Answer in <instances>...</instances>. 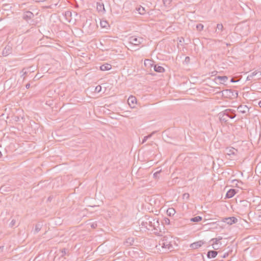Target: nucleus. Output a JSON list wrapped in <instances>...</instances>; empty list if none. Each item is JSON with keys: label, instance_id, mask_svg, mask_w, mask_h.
<instances>
[{"label": "nucleus", "instance_id": "obj_1", "mask_svg": "<svg viewBox=\"0 0 261 261\" xmlns=\"http://www.w3.org/2000/svg\"><path fill=\"white\" fill-rule=\"evenodd\" d=\"M172 238L170 236H164L159 241V244L156 245L158 250L165 253L173 249V246L171 244Z\"/></svg>", "mask_w": 261, "mask_h": 261}, {"label": "nucleus", "instance_id": "obj_2", "mask_svg": "<svg viewBox=\"0 0 261 261\" xmlns=\"http://www.w3.org/2000/svg\"><path fill=\"white\" fill-rule=\"evenodd\" d=\"M236 111L234 110L227 109L220 112L218 116L221 122L226 123L229 119H233L236 117Z\"/></svg>", "mask_w": 261, "mask_h": 261}, {"label": "nucleus", "instance_id": "obj_3", "mask_svg": "<svg viewBox=\"0 0 261 261\" xmlns=\"http://www.w3.org/2000/svg\"><path fill=\"white\" fill-rule=\"evenodd\" d=\"M153 217L145 216L144 217L140 219L139 221L140 230L141 231H146V230H151Z\"/></svg>", "mask_w": 261, "mask_h": 261}, {"label": "nucleus", "instance_id": "obj_4", "mask_svg": "<svg viewBox=\"0 0 261 261\" xmlns=\"http://www.w3.org/2000/svg\"><path fill=\"white\" fill-rule=\"evenodd\" d=\"M143 38L136 36H133L128 38V43L130 45L138 46L143 42Z\"/></svg>", "mask_w": 261, "mask_h": 261}, {"label": "nucleus", "instance_id": "obj_5", "mask_svg": "<svg viewBox=\"0 0 261 261\" xmlns=\"http://www.w3.org/2000/svg\"><path fill=\"white\" fill-rule=\"evenodd\" d=\"M225 151L226 154L233 159L237 156L238 153V150L233 147H227Z\"/></svg>", "mask_w": 261, "mask_h": 261}, {"label": "nucleus", "instance_id": "obj_6", "mask_svg": "<svg viewBox=\"0 0 261 261\" xmlns=\"http://www.w3.org/2000/svg\"><path fill=\"white\" fill-rule=\"evenodd\" d=\"M237 219L234 217L224 218L222 219V222L227 223L228 225H232L237 222Z\"/></svg>", "mask_w": 261, "mask_h": 261}, {"label": "nucleus", "instance_id": "obj_7", "mask_svg": "<svg viewBox=\"0 0 261 261\" xmlns=\"http://www.w3.org/2000/svg\"><path fill=\"white\" fill-rule=\"evenodd\" d=\"M160 227L161 228H164L163 224H160L158 219H154L153 218L151 229V230H154L156 228Z\"/></svg>", "mask_w": 261, "mask_h": 261}, {"label": "nucleus", "instance_id": "obj_8", "mask_svg": "<svg viewBox=\"0 0 261 261\" xmlns=\"http://www.w3.org/2000/svg\"><path fill=\"white\" fill-rule=\"evenodd\" d=\"M204 244V242L200 240L197 242H194L190 245V247L193 249H196L202 246Z\"/></svg>", "mask_w": 261, "mask_h": 261}, {"label": "nucleus", "instance_id": "obj_9", "mask_svg": "<svg viewBox=\"0 0 261 261\" xmlns=\"http://www.w3.org/2000/svg\"><path fill=\"white\" fill-rule=\"evenodd\" d=\"M238 110L239 112L242 114H246L247 113H249V109L246 105H241L238 107Z\"/></svg>", "mask_w": 261, "mask_h": 261}, {"label": "nucleus", "instance_id": "obj_10", "mask_svg": "<svg viewBox=\"0 0 261 261\" xmlns=\"http://www.w3.org/2000/svg\"><path fill=\"white\" fill-rule=\"evenodd\" d=\"M136 102L137 99L135 96L131 95L128 97L127 102L131 108L135 107V105L136 104Z\"/></svg>", "mask_w": 261, "mask_h": 261}, {"label": "nucleus", "instance_id": "obj_11", "mask_svg": "<svg viewBox=\"0 0 261 261\" xmlns=\"http://www.w3.org/2000/svg\"><path fill=\"white\" fill-rule=\"evenodd\" d=\"M96 9L98 12L104 13L106 12L104 5L102 3H97Z\"/></svg>", "mask_w": 261, "mask_h": 261}, {"label": "nucleus", "instance_id": "obj_12", "mask_svg": "<svg viewBox=\"0 0 261 261\" xmlns=\"http://www.w3.org/2000/svg\"><path fill=\"white\" fill-rule=\"evenodd\" d=\"M112 68V65L108 63L104 64L100 66V69L102 71L109 70Z\"/></svg>", "mask_w": 261, "mask_h": 261}, {"label": "nucleus", "instance_id": "obj_13", "mask_svg": "<svg viewBox=\"0 0 261 261\" xmlns=\"http://www.w3.org/2000/svg\"><path fill=\"white\" fill-rule=\"evenodd\" d=\"M164 228H161L160 227L156 228L154 230L153 232L156 235L162 236L164 232Z\"/></svg>", "mask_w": 261, "mask_h": 261}, {"label": "nucleus", "instance_id": "obj_14", "mask_svg": "<svg viewBox=\"0 0 261 261\" xmlns=\"http://www.w3.org/2000/svg\"><path fill=\"white\" fill-rule=\"evenodd\" d=\"M236 193V190L234 189H230L229 190L226 194V198H232Z\"/></svg>", "mask_w": 261, "mask_h": 261}, {"label": "nucleus", "instance_id": "obj_15", "mask_svg": "<svg viewBox=\"0 0 261 261\" xmlns=\"http://www.w3.org/2000/svg\"><path fill=\"white\" fill-rule=\"evenodd\" d=\"M33 16H34V14L33 13H32L30 11H27V12H25L24 14H23V19L27 20L28 19H31L33 17Z\"/></svg>", "mask_w": 261, "mask_h": 261}, {"label": "nucleus", "instance_id": "obj_16", "mask_svg": "<svg viewBox=\"0 0 261 261\" xmlns=\"http://www.w3.org/2000/svg\"><path fill=\"white\" fill-rule=\"evenodd\" d=\"M153 68L155 71L159 73H163L165 71L164 68L162 66L158 65H154Z\"/></svg>", "mask_w": 261, "mask_h": 261}, {"label": "nucleus", "instance_id": "obj_17", "mask_svg": "<svg viewBox=\"0 0 261 261\" xmlns=\"http://www.w3.org/2000/svg\"><path fill=\"white\" fill-rule=\"evenodd\" d=\"M218 254V252L214 250L209 251L207 252V256L208 258H214Z\"/></svg>", "mask_w": 261, "mask_h": 261}, {"label": "nucleus", "instance_id": "obj_18", "mask_svg": "<svg viewBox=\"0 0 261 261\" xmlns=\"http://www.w3.org/2000/svg\"><path fill=\"white\" fill-rule=\"evenodd\" d=\"M134 239L133 238H128L126 240L124 244L126 246H129L134 245Z\"/></svg>", "mask_w": 261, "mask_h": 261}, {"label": "nucleus", "instance_id": "obj_19", "mask_svg": "<svg viewBox=\"0 0 261 261\" xmlns=\"http://www.w3.org/2000/svg\"><path fill=\"white\" fill-rule=\"evenodd\" d=\"M217 79L219 80L221 84H224L228 80L227 76H218L216 77Z\"/></svg>", "mask_w": 261, "mask_h": 261}, {"label": "nucleus", "instance_id": "obj_20", "mask_svg": "<svg viewBox=\"0 0 261 261\" xmlns=\"http://www.w3.org/2000/svg\"><path fill=\"white\" fill-rule=\"evenodd\" d=\"M100 25L102 28L108 29V28L109 27L108 22L105 20H100Z\"/></svg>", "mask_w": 261, "mask_h": 261}, {"label": "nucleus", "instance_id": "obj_21", "mask_svg": "<svg viewBox=\"0 0 261 261\" xmlns=\"http://www.w3.org/2000/svg\"><path fill=\"white\" fill-rule=\"evenodd\" d=\"M11 53L10 47H5L3 51V55L4 56H7Z\"/></svg>", "mask_w": 261, "mask_h": 261}, {"label": "nucleus", "instance_id": "obj_22", "mask_svg": "<svg viewBox=\"0 0 261 261\" xmlns=\"http://www.w3.org/2000/svg\"><path fill=\"white\" fill-rule=\"evenodd\" d=\"M42 228V225L41 224H37L35 226V230H34V233H37L40 231Z\"/></svg>", "mask_w": 261, "mask_h": 261}, {"label": "nucleus", "instance_id": "obj_23", "mask_svg": "<svg viewBox=\"0 0 261 261\" xmlns=\"http://www.w3.org/2000/svg\"><path fill=\"white\" fill-rule=\"evenodd\" d=\"M213 248L215 250H218L220 248L221 243H212V244Z\"/></svg>", "mask_w": 261, "mask_h": 261}, {"label": "nucleus", "instance_id": "obj_24", "mask_svg": "<svg viewBox=\"0 0 261 261\" xmlns=\"http://www.w3.org/2000/svg\"><path fill=\"white\" fill-rule=\"evenodd\" d=\"M137 10L138 12V13L141 15L144 14L145 13V8L142 6H140L139 7L137 8Z\"/></svg>", "mask_w": 261, "mask_h": 261}, {"label": "nucleus", "instance_id": "obj_25", "mask_svg": "<svg viewBox=\"0 0 261 261\" xmlns=\"http://www.w3.org/2000/svg\"><path fill=\"white\" fill-rule=\"evenodd\" d=\"M175 213V211L173 208H169L167 210V213L169 216L173 215Z\"/></svg>", "mask_w": 261, "mask_h": 261}, {"label": "nucleus", "instance_id": "obj_26", "mask_svg": "<svg viewBox=\"0 0 261 261\" xmlns=\"http://www.w3.org/2000/svg\"><path fill=\"white\" fill-rule=\"evenodd\" d=\"M202 220V217L201 216H196L194 218L191 219V221L192 222H197L200 221Z\"/></svg>", "mask_w": 261, "mask_h": 261}, {"label": "nucleus", "instance_id": "obj_27", "mask_svg": "<svg viewBox=\"0 0 261 261\" xmlns=\"http://www.w3.org/2000/svg\"><path fill=\"white\" fill-rule=\"evenodd\" d=\"M171 2L172 0H163V4L166 7H169Z\"/></svg>", "mask_w": 261, "mask_h": 261}, {"label": "nucleus", "instance_id": "obj_28", "mask_svg": "<svg viewBox=\"0 0 261 261\" xmlns=\"http://www.w3.org/2000/svg\"><path fill=\"white\" fill-rule=\"evenodd\" d=\"M196 28L198 31H201L203 29V25L202 24L199 23L196 25Z\"/></svg>", "mask_w": 261, "mask_h": 261}, {"label": "nucleus", "instance_id": "obj_29", "mask_svg": "<svg viewBox=\"0 0 261 261\" xmlns=\"http://www.w3.org/2000/svg\"><path fill=\"white\" fill-rule=\"evenodd\" d=\"M151 137V135H149L148 136H145L142 141V144L144 143L147 140V139H148L149 138H150Z\"/></svg>", "mask_w": 261, "mask_h": 261}, {"label": "nucleus", "instance_id": "obj_30", "mask_svg": "<svg viewBox=\"0 0 261 261\" xmlns=\"http://www.w3.org/2000/svg\"><path fill=\"white\" fill-rule=\"evenodd\" d=\"M222 239V237H218L216 238H213L211 240V241H220Z\"/></svg>", "mask_w": 261, "mask_h": 261}, {"label": "nucleus", "instance_id": "obj_31", "mask_svg": "<svg viewBox=\"0 0 261 261\" xmlns=\"http://www.w3.org/2000/svg\"><path fill=\"white\" fill-rule=\"evenodd\" d=\"M217 29L219 30L222 31L223 29V26L222 24H217Z\"/></svg>", "mask_w": 261, "mask_h": 261}, {"label": "nucleus", "instance_id": "obj_32", "mask_svg": "<svg viewBox=\"0 0 261 261\" xmlns=\"http://www.w3.org/2000/svg\"><path fill=\"white\" fill-rule=\"evenodd\" d=\"M21 73H22L21 76H23L24 78L25 76L27 74V72L25 71V69H23L22 70Z\"/></svg>", "mask_w": 261, "mask_h": 261}, {"label": "nucleus", "instance_id": "obj_33", "mask_svg": "<svg viewBox=\"0 0 261 261\" xmlns=\"http://www.w3.org/2000/svg\"><path fill=\"white\" fill-rule=\"evenodd\" d=\"M161 172V170L160 171H156L155 172L154 174H153V177L157 178L159 177V174H160Z\"/></svg>", "mask_w": 261, "mask_h": 261}, {"label": "nucleus", "instance_id": "obj_34", "mask_svg": "<svg viewBox=\"0 0 261 261\" xmlns=\"http://www.w3.org/2000/svg\"><path fill=\"white\" fill-rule=\"evenodd\" d=\"M257 217L258 220L261 221V210L257 212Z\"/></svg>", "mask_w": 261, "mask_h": 261}, {"label": "nucleus", "instance_id": "obj_35", "mask_svg": "<svg viewBox=\"0 0 261 261\" xmlns=\"http://www.w3.org/2000/svg\"><path fill=\"white\" fill-rule=\"evenodd\" d=\"M232 182L233 184H236V186H238V187H239V186H238V183H241V184H242V182H241V181H240V182H239V181L238 180H237V179L233 180L232 181Z\"/></svg>", "mask_w": 261, "mask_h": 261}, {"label": "nucleus", "instance_id": "obj_36", "mask_svg": "<svg viewBox=\"0 0 261 261\" xmlns=\"http://www.w3.org/2000/svg\"><path fill=\"white\" fill-rule=\"evenodd\" d=\"M164 223L167 225H169L170 224V220L167 218H165L164 219Z\"/></svg>", "mask_w": 261, "mask_h": 261}, {"label": "nucleus", "instance_id": "obj_37", "mask_svg": "<svg viewBox=\"0 0 261 261\" xmlns=\"http://www.w3.org/2000/svg\"><path fill=\"white\" fill-rule=\"evenodd\" d=\"M15 222H16V221L15 220H14V219L12 220L10 224V226H11V227L13 226L15 224Z\"/></svg>", "mask_w": 261, "mask_h": 261}, {"label": "nucleus", "instance_id": "obj_38", "mask_svg": "<svg viewBox=\"0 0 261 261\" xmlns=\"http://www.w3.org/2000/svg\"><path fill=\"white\" fill-rule=\"evenodd\" d=\"M91 227L93 228H95L97 227L96 223H93L91 224Z\"/></svg>", "mask_w": 261, "mask_h": 261}, {"label": "nucleus", "instance_id": "obj_39", "mask_svg": "<svg viewBox=\"0 0 261 261\" xmlns=\"http://www.w3.org/2000/svg\"><path fill=\"white\" fill-rule=\"evenodd\" d=\"M258 73V72L257 71H254L252 73H251L250 74V75L253 77L255 75H256Z\"/></svg>", "mask_w": 261, "mask_h": 261}, {"label": "nucleus", "instance_id": "obj_40", "mask_svg": "<svg viewBox=\"0 0 261 261\" xmlns=\"http://www.w3.org/2000/svg\"><path fill=\"white\" fill-rule=\"evenodd\" d=\"M101 87L100 86H97L96 88H95V90L96 91H97L98 92H100V91L101 90Z\"/></svg>", "mask_w": 261, "mask_h": 261}, {"label": "nucleus", "instance_id": "obj_41", "mask_svg": "<svg viewBox=\"0 0 261 261\" xmlns=\"http://www.w3.org/2000/svg\"><path fill=\"white\" fill-rule=\"evenodd\" d=\"M183 197H184V198H188L189 197V194L188 193H185L183 195Z\"/></svg>", "mask_w": 261, "mask_h": 261}, {"label": "nucleus", "instance_id": "obj_42", "mask_svg": "<svg viewBox=\"0 0 261 261\" xmlns=\"http://www.w3.org/2000/svg\"><path fill=\"white\" fill-rule=\"evenodd\" d=\"M253 77L250 75H249L247 77V80L250 81L251 80Z\"/></svg>", "mask_w": 261, "mask_h": 261}, {"label": "nucleus", "instance_id": "obj_43", "mask_svg": "<svg viewBox=\"0 0 261 261\" xmlns=\"http://www.w3.org/2000/svg\"><path fill=\"white\" fill-rule=\"evenodd\" d=\"M71 13L70 11H67L65 13V15L66 16L69 15H71Z\"/></svg>", "mask_w": 261, "mask_h": 261}, {"label": "nucleus", "instance_id": "obj_44", "mask_svg": "<svg viewBox=\"0 0 261 261\" xmlns=\"http://www.w3.org/2000/svg\"><path fill=\"white\" fill-rule=\"evenodd\" d=\"M30 87V84H27L26 85H25V87L27 89H29Z\"/></svg>", "mask_w": 261, "mask_h": 261}, {"label": "nucleus", "instance_id": "obj_45", "mask_svg": "<svg viewBox=\"0 0 261 261\" xmlns=\"http://www.w3.org/2000/svg\"><path fill=\"white\" fill-rule=\"evenodd\" d=\"M230 82H231V83H234V82H237V81H234V79H233V78H232V79H231V80H230Z\"/></svg>", "mask_w": 261, "mask_h": 261}, {"label": "nucleus", "instance_id": "obj_46", "mask_svg": "<svg viewBox=\"0 0 261 261\" xmlns=\"http://www.w3.org/2000/svg\"><path fill=\"white\" fill-rule=\"evenodd\" d=\"M156 133L155 131L152 132L150 135H151V137Z\"/></svg>", "mask_w": 261, "mask_h": 261}, {"label": "nucleus", "instance_id": "obj_47", "mask_svg": "<svg viewBox=\"0 0 261 261\" xmlns=\"http://www.w3.org/2000/svg\"><path fill=\"white\" fill-rule=\"evenodd\" d=\"M210 242H212V243H221V242H220V241H210Z\"/></svg>", "mask_w": 261, "mask_h": 261}, {"label": "nucleus", "instance_id": "obj_48", "mask_svg": "<svg viewBox=\"0 0 261 261\" xmlns=\"http://www.w3.org/2000/svg\"><path fill=\"white\" fill-rule=\"evenodd\" d=\"M189 60H190V58L189 57H186V59H185L186 61Z\"/></svg>", "mask_w": 261, "mask_h": 261}, {"label": "nucleus", "instance_id": "obj_49", "mask_svg": "<svg viewBox=\"0 0 261 261\" xmlns=\"http://www.w3.org/2000/svg\"><path fill=\"white\" fill-rule=\"evenodd\" d=\"M227 255H228V253H227L226 254H224V255H223V257H226V256H227ZM222 255H221V257H222Z\"/></svg>", "mask_w": 261, "mask_h": 261}, {"label": "nucleus", "instance_id": "obj_50", "mask_svg": "<svg viewBox=\"0 0 261 261\" xmlns=\"http://www.w3.org/2000/svg\"><path fill=\"white\" fill-rule=\"evenodd\" d=\"M259 106L261 108V100H260L258 102Z\"/></svg>", "mask_w": 261, "mask_h": 261}, {"label": "nucleus", "instance_id": "obj_51", "mask_svg": "<svg viewBox=\"0 0 261 261\" xmlns=\"http://www.w3.org/2000/svg\"><path fill=\"white\" fill-rule=\"evenodd\" d=\"M0 190H1V191H4V187H2L1 188V189H0Z\"/></svg>", "mask_w": 261, "mask_h": 261}, {"label": "nucleus", "instance_id": "obj_52", "mask_svg": "<svg viewBox=\"0 0 261 261\" xmlns=\"http://www.w3.org/2000/svg\"><path fill=\"white\" fill-rule=\"evenodd\" d=\"M228 91H229V92H230V90H226V92H228Z\"/></svg>", "mask_w": 261, "mask_h": 261}, {"label": "nucleus", "instance_id": "obj_53", "mask_svg": "<svg viewBox=\"0 0 261 261\" xmlns=\"http://www.w3.org/2000/svg\"><path fill=\"white\" fill-rule=\"evenodd\" d=\"M64 253H65V249H64Z\"/></svg>", "mask_w": 261, "mask_h": 261}, {"label": "nucleus", "instance_id": "obj_54", "mask_svg": "<svg viewBox=\"0 0 261 261\" xmlns=\"http://www.w3.org/2000/svg\"><path fill=\"white\" fill-rule=\"evenodd\" d=\"M2 155V153L0 151V156Z\"/></svg>", "mask_w": 261, "mask_h": 261}, {"label": "nucleus", "instance_id": "obj_55", "mask_svg": "<svg viewBox=\"0 0 261 261\" xmlns=\"http://www.w3.org/2000/svg\"><path fill=\"white\" fill-rule=\"evenodd\" d=\"M260 75H261V71L260 72Z\"/></svg>", "mask_w": 261, "mask_h": 261}]
</instances>
